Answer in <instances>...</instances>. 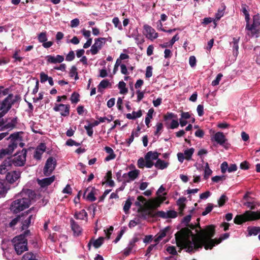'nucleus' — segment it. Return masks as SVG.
<instances>
[{"instance_id": "nucleus-1", "label": "nucleus", "mask_w": 260, "mask_h": 260, "mask_svg": "<svg viewBox=\"0 0 260 260\" xmlns=\"http://www.w3.org/2000/svg\"><path fill=\"white\" fill-rule=\"evenodd\" d=\"M194 232L188 228L181 229L175 234L177 244L180 248L184 249L187 252H194L203 247L206 250L211 249L222 240L229 237V233L223 234L218 239H212L214 234V228L210 225L204 230Z\"/></svg>"}, {"instance_id": "nucleus-2", "label": "nucleus", "mask_w": 260, "mask_h": 260, "mask_svg": "<svg viewBox=\"0 0 260 260\" xmlns=\"http://www.w3.org/2000/svg\"><path fill=\"white\" fill-rule=\"evenodd\" d=\"M21 194L22 196H23L24 194L28 195L29 197H23L22 198L16 200L12 203L10 210L14 213L23 211L29 206L30 204L29 195L34 194V192L30 189H27L25 192L22 191Z\"/></svg>"}, {"instance_id": "nucleus-3", "label": "nucleus", "mask_w": 260, "mask_h": 260, "mask_svg": "<svg viewBox=\"0 0 260 260\" xmlns=\"http://www.w3.org/2000/svg\"><path fill=\"white\" fill-rule=\"evenodd\" d=\"M31 235L29 230L25 231L22 234L16 236L12 240L15 250L18 254L27 250V237Z\"/></svg>"}, {"instance_id": "nucleus-4", "label": "nucleus", "mask_w": 260, "mask_h": 260, "mask_svg": "<svg viewBox=\"0 0 260 260\" xmlns=\"http://www.w3.org/2000/svg\"><path fill=\"white\" fill-rule=\"evenodd\" d=\"M7 139H10V143L7 148L1 150L0 152V158H3L6 155L12 154L19 143L21 147L23 146V144L21 143L22 140L19 133L11 134Z\"/></svg>"}, {"instance_id": "nucleus-5", "label": "nucleus", "mask_w": 260, "mask_h": 260, "mask_svg": "<svg viewBox=\"0 0 260 260\" xmlns=\"http://www.w3.org/2000/svg\"><path fill=\"white\" fill-rule=\"evenodd\" d=\"M17 96L10 94L3 101L0 102V121L1 126L4 124L3 116L11 108L12 106L16 102Z\"/></svg>"}, {"instance_id": "nucleus-6", "label": "nucleus", "mask_w": 260, "mask_h": 260, "mask_svg": "<svg viewBox=\"0 0 260 260\" xmlns=\"http://www.w3.org/2000/svg\"><path fill=\"white\" fill-rule=\"evenodd\" d=\"M260 219V209L257 211H246L241 215H237L234 219V222L240 224L248 221L256 220Z\"/></svg>"}, {"instance_id": "nucleus-7", "label": "nucleus", "mask_w": 260, "mask_h": 260, "mask_svg": "<svg viewBox=\"0 0 260 260\" xmlns=\"http://www.w3.org/2000/svg\"><path fill=\"white\" fill-rule=\"evenodd\" d=\"M27 151L22 149L21 151L15 154L13 157H10L11 162L15 166H22L26 160Z\"/></svg>"}, {"instance_id": "nucleus-8", "label": "nucleus", "mask_w": 260, "mask_h": 260, "mask_svg": "<svg viewBox=\"0 0 260 260\" xmlns=\"http://www.w3.org/2000/svg\"><path fill=\"white\" fill-rule=\"evenodd\" d=\"M260 26V15L257 14L253 16L252 24H250L248 31L250 32L252 36H255L259 32V27Z\"/></svg>"}, {"instance_id": "nucleus-9", "label": "nucleus", "mask_w": 260, "mask_h": 260, "mask_svg": "<svg viewBox=\"0 0 260 260\" xmlns=\"http://www.w3.org/2000/svg\"><path fill=\"white\" fill-rule=\"evenodd\" d=\"M107 41L105 38H99L95 39L94 44L91 46L89 50L86 51V53L90 52L92 55L96 54L102 48Z\"/></svg>"}, {"instance_id": "nucleus-10", "label": "nucleus", "mask_w": 260, "mask_h": 260, "mask_svg": "<svg viewBox=\"0 0 260 260\" xmlns=\"http://www.w3.org/2000/svg\"><path fill=\"white\" fill-rule=\"evenodd\" d=\"M211 141L212 142L224 146L225 144H226L228 139L223 133L218 132L211 135Z\"/></svg>"}, {"instance_id": "nucleus-11", "label": "nucleus", "mask_w": 260, "mask_h": 260, "mask_svg": "<svg viewBox=\"0 0 260 260\" xmlns=\"http://www.w3.org/2000/svg\"><path fill=\"white\" fill-rule=\"evenodd\" d=\"M166 199L165 197H157L154 199H151L145 203V207L148 210L153 209L160 206V204Z\"/></svg>"}, {"instance_id": "nucleus-12", "label": "nucleus", "mask_w": 260, "mask_h": 260, "mask_svg": "<svg viewBox=\"0 0 260 260\" xmlns=\"http://www.w3.org/2000/svg\"><path fill=\"white\" fill-rule=\"evenodd\" d=\"M56 166L55 159L50 157L47 159L44 168L43 173L45 176H49L54 170Z\"/></svg>"}, {"instance_id": "nucleus-13", "label": "nucleus", "mask_w": 260, "mask_h": 260, "mask_svg": "<svg viewBox=\"0 0 260 260\" xmlns=\"http://www.w3.org/2000/svg\"><path fill=\"white\" fill-rule=\"evenodd\" d=\"M55 180V176H52L48 178H45L43 179H37V182L40 187V189L42 190H46L47 187L50 185Z\"/></svg>"}, {"instance_id": "nucleus-14", "label": "nucleus", "mask_w": 260, "mask_h": 260, "mask_svg": "<svg viewBox=\"0 0 260 260\" xmlns=\"http://www.w3.org/2000/svg\"><path fill=\"white\" fill-rule=\"evenodd\" d=\"M34 210L33 208H30L26 214H23L20 215L21 220L20 222L21 224L22 230L27 229L31 222V219L32 218V215H28V212H30L31 210Z\"/></svg>"}, {"instance_id": "nucleus-15", "label": "nucleus", "mask_w": 260, "mask_h": 260, "mask_svg": "<svg viewBox=\"0 0 260 260\" xmlns=\"http://www.w3.org/2000/svg\"><path fill=\"white\" fill-rule=\"evenodd\" d=\"M70 106L62 104H56L53 107V110L56 112H59L62 116H68L70 114Z\"/></svg>"}, {"instance_id": "nucleus-16", "label": "nucleus", "mask_w": 260, "mask_h": 260, "mask_svg": "<svg viewBox=\"0 0 260 260\" xmlns=\"http://www.w3.org/2000/svg\"><path fill=\"white\" fill-rule=\"evenodd\" d=\"M20 215H18L15 218H13L12 220H11V221H10L8 223H2L1 226L3 227V229L0 230V237L4 235V232L6 230V228H11L12 229H14V228L18 223L20 222Z\"/></svg>"}, {"instance_id": "nucleus-17", "label": "nucleus", "mask_w": 260, "mask_h": 260, "mask_svg": "<svg viewBox=\"0 0 260 260\" xmlns=\"http://www.w3.org/2000/svg\"><path fill=\"white\" fill-rule=\"evenodd\" d=\"M140 173V170L135 169L134 170L129 171L127 173L123 174L122 177L124 178L125 181L129 182L137 179Z\"/></svg>"}, {"instance_id": "nucleus-18", "label": "nucleus", "mask_w": 260, "mask_h": 260, "mask_svg": "<svg viewBox=\"0 0 260 260\" xmlns=\"http://www.w3.org/2000/svg\"><path fill=\"white\" fill-rule=\"evenodd\" d=\"M143 28L145 30L144 34L148 39L153 40L158 37L157 33L156 32L155 29L151 26L145 24L144 25Z\"/></svg>"}, {"instance_id": "nucleus-19", "label": "nucleus", "mask_w": 260, "mask_h": 260, "mask_svg": "<svg viewBox=\"0 0 260 260\" xmlns=\"http://www.w3.org/2000/svg\"><path fill=\"white\" fill-rule=\"evenodd\" d=\"M20 177V172L19 171H11L8 172L6 176L7 181L12 184L18 180Z\"/></svg>"}, {"instance_id": "nucleus-20", "label": "nucleus", "mask_w": 260, "mask_h": 260, "mask_svg": "<svg viewBox=\"0 0 260 260\" xmlns=\"http://www.w3.org/2000/svg\"><path fill=\"white\" fill-rule=\"evenodd\" d=\"M47 63H61L64 59V57L60 55H47L45 57Z\"/></svg>"}, {"instance_id": "nucleus-21", "label": "nucleus", "mask_w": 260, "mask_h": 260, "mask_svg": "<svg viewBox=\"0 0 260 260\" xmlns=\"http://www.w3.org/2000/svg\"><path fill=\"white\" fill-rule=\"evenodd\" d=\"M12 165L10 158H7V159H5L0 166V174H5L11 169V167Z\"/></svg>"}, {"instance_id": "nucleus-22", "label": "nucleus", "mask_w": 260, "mask_h": 260, "mask_svg": "<svg viewBox=\"0 0 260 260\" xmlns=\"http://www.w3.org/2000/svg\"><path fill=\"white\" fill-rule=\"evenodd\" d=\"M46 146L44 144L41 143L36 148L34 153V157L35 158L38 160H40L41 158L42 155L46 150Z\"/></svg>"}, {"instance_id": "nucleus-23", "label": "nucleus", "mask_w": 260, "mask_h": 260, "mask_svg": "<svg viewBox=\"0 0 260 260\" xmlns=\"http://www.w3.org/2000/svg\"><path fill=\"white\" fill-rule=\"evenodd\" d=\"M104 240V238L103 237H100L96 240L91 239L87 245L88 249L90 250L91 245H93L95 248H99L103 244Z\"/></svg>"}, {"instance_id": "nucleus-24", "label": "nucleus", "mask_w": 260, "mask_h": 260, "mask_svg": "<svg viewBox=\"0 0 260 260\" xmlns=\"http://www.w3.org/2000/svg\"><path fill=\"white\" fill-rule=\"evenodd\" d=\"M170 228L169 226L166 227L164 229L160 231V232L155 236L154 240L155 243H158L160 241L167 236V233L169 231Z\"/></svg>"}, {"instance_id": "nucleus-25", "label": "nucleus", "mask_w": 260, "mask_h": 260, "mask_svg": "<svg viewBox=\"0 0 260 260\" xmlns=\"http://www.w3.org/2000/svg\"><path fill=\"white\" fill-rule=\"evenodd\" d=\"M71 225L75 236H78L81 234L82 232V228L73 219L71 220Z\"/></svg>"}, {"instance_id": "nucleus-26", "label": "nucleus", "mask_w": 260, "mask_h": 260, "mask_svg": "<svg viewBox=\"0 0 260 260\" xmlns=\"http://www.w3.org/2000/svg\"><path fill=\"white\" fill-rule=\"evenodd\" d=\"M138 241V238H134L130 241L127 247L124 250V254L125 256L128 255L132 251L135 243Z\"/></svg>"}, {"instance_id": "nucleus-27", "label": "nucleus", "mask_w": 260, "mask_h": 260, "mask_svg": "<svg viewBox=\"0 0 260 260\" xmlns=\"http://www.w3.org/2000/svg\"><path fill=\"white\" fill-rule=\"evenodd\" d=\"M240 40V38H233V41L231 43V45L233 48V55L235 56H237L238 54V49H239V42Z\"/></svg>"}, {"instance_id": "nucleus-28", "label": "nucleus", "mask_w": 260, "mask_h": 260, "mask_svg": "<svg viewBox=\"0 0 260 260\" xmlns=\"http://www.w3.org/2000/svg\"><path fill=\"white\" fill-rule=\"evenodd\" d=\"M9 189L7 183L3 180H0V197L5 196Z\"/></svg>"}, {"instance_id": "nucleus-29", "label": "nucleus", "mask_w": 260, "mask_h": 260, "mask_svg": "<svg viewBox=\"0 0 260 260\" xmlns=\"http://www.w3.org/2000/svg\"><path fill=\"white\" fill-rule=\"evenodd\" d=\"M169 165V163L167 161H165L160 159H158L156 162L154 164V166L160 170H164L167 168Z\"/></svg>"}, {"instance_id": "nucleus-30", "label": "nucleus", "mask_w": 260, "mask_h": 260, "mask_svg": "<svg viewBox=\"0 0 260 260\" xmlns=\"http://www.w3.org/2000/svg\"><path fill=\"white\" fill-rule=\"evenodd\" d=\"M40 258L37 253L28 252L25 253L22 260H38Z\"/></svg>"}, {"instance_id": "nucleus-31", "label": "nucleus", "mask_w": 260, "mask_h": 260, "mask_svg": "<svg viewBox=\"0 0 260 260\" xmlns=\"http://www.w3.org/2000/svg\"><path fill=\"white\" fill-rule=\"evenodd\" d=\"M105 150L106 152L109 154V155L105 158V161H108L115 158L116 155L111 148L106 146L105 148Z\"/></svg>"}, {"instance_id": "nucleus-32", "label": "nucleus", "mask_w": 260, "mask_h": 260, "mask_svg": "<svg viewBox=\"0 0 260 260\" xmlns=\"http://www.w3.org/2000/svg\"><path fill=\"white\" fill-rule=\"evenodd\" d=\"M18 123V118L17 117L13 118L10 121L5 125L7 129H12L15 128Z\"/></svg>"}, {"instance_id": "nucleus-33", "label": "nucleus", "mask_w": 260, "mask_h": 260, "mask_svg": "<svg viewBox=\"0 0 260 260\" xmlns=\"http://www.w3.org/2000/svg\"><path fill=\"white\" fill-rule=\"evenodd\" d=\"M160 153L156 151H149L145 156V159H149L150 160H157Z\"/></svg>"}, {"instance_id": "nucleus-34", "label": "nucleus", "mask_w": 260, "mask_h": 260, "mask_svg": "<svg viewBox=\"0 0 260 260\" xmlns=\"http://www.w3.org/2000/svg\"><path fill=\"white\" fill-rule=\"evenodd\" d=\"M194 152V149L193 148H190L189 149H187L184 151V155L185 156V159L187 160H189L191 159V157L192 154Z\"/></svg>"}, {"instance_id": "nucleus-35", "label": "nucleus", "mask_w": 260, "mask_h": 260, "mask_svg": "<svg viewBox=\"0 0 260 260\" xmlns=\"http://www.w3.org/2000/svg\"><path fill=\"white\" fill-rule=\"evenodd\" d=\"M87 216V213L85 210L83 209L75 214V217L77 219L83 220Z\"/></svg>"}, {"instance_id": "nucleus-36", "label": "nucleus", "mask_w": 260, "mask_h": 260, "mask_svg": "<svg viewBox=\"0 0 260 260\" xmlns=\"http://www.w3.org/2000/svg\"><path fill=\"white\" fill-rule=\"evenodd\" d=\"M212 171L210 169L208 163L206 162L204 169V179L205 180L207 179L209 177V176L212 174Z\"/></svg>"}, {"instance_id": "nucleus-37", "label": "nucleus", "mask_w": 260, "mask_h": 260, "mask_svg": "<svg viewBox=\"0 0 260 260\" xmlns=\"http://www.w3.org/2000/svg\"><path fill=\"white\" fill-rule=\"evenodd\" d=\"M248 234L249 235H257L260 233V227H249L248 228Z\"/></svg>"}, {"instance_id": "nucleus-38", "label": "nucleus", "mask_w": 260, "mask_h": 260, "mask_svg": "<svg viewBox=\"0 0 260 260\" xmlns=\"http://www.w3.org/2000/svg\"><path fill=\"white\" fill-rule=\"evenodd\" d=\"M20 51V50H16L12 56L13 58L14 59V62L15 63L20 62L24 58L23 57L20 56L19 55Z\"/></svg>"}, {"instance_id": "nucleus-39", "label": "nucleus", "mask_w": 260, "mask_h": 260, "mask_svg": "<svg viewBox=\"0 0 260 260\" xmlns=\"http://www.w3.org/2000/svg\"><path fill=\"white\" fill-rule=\"evenodd\" d=\"M166 126L168 128L174 129L178 127L179 123L177 120L173 119L170 124H169L168 121L166 122Z\"/></svg>"}, {"instance_id": "nucleus-40", "label": "nucleus", "mask_w": 260, "mask_h": 260, "mask_svg": "<svg viewBox=\"0 0 260 260\" xmlns=\"http://www.w3.org/2000/svg\"><path fill=\"white\" fill-rule=\"evenodd\" d=\"M138 201L135 202V205L140 207H142V204L145 206V203H147L146 199L143 196H139L137 198Z\"/></svg>"}, {"instance_id": "nucleus-41", "label": "nucleus", "mask_w": 260, "mask_h": 260, "mask_svg": "<svg viewBox=\"0 0 260 260\" xmlns=\"http://www.w3.org/2000/svg\"><path fill=\"white\" fill-rule=\"evenodd\" d=\"M70 76L71 77H75V80H77L79 79L78 76L77 69L75 66H72L70 71Z\"/></svg>"}, {"instance_id": "nucleus-42", "label": "nucleus", "mask_w": 260, "mask_h": 260, "mask_svg": "<svg viewBox=\"0 0 260 260\" xmlns=\"http://www.w3.org/2000/svg\"><path fill=\"white\" fill-rule=\"evenodd\" d=\"M126 84L123 81H120L118 83V88L120 89V93L126 94L127 92V89L125 88Z\"/></svg>"}, {"instance_id": "nucleus-43", "label": "nucleus", "mask_w": 260, "mask_h": 260, "mask_svg": "<svg viewBox=\"0 0 260 260\" xmlns=\"http://www.w3.org/2000/svg\"><path fill=\"white\" fill-rule=\"evenodd\" d=\"M110 83L107 80H103L99 84L98 86V91H101L102 89H105L107 87Z\"/></svg>"}, {"instance_id": "nucleus-44", "label": "nucleus", "mask_w": 260, "mask_h": 260, "mask_svg": "<svg viewBox=\"0 0 260 260\" xmlns=\"http://www.w3.org/2000/svg\"><path fill=\"white\" fill-rule=\"evenodd\" d=\"M94 194L95 188L92 187L91 191L88 193L86 197V199L91 202L94 201L96 200V198L95 197Z\"/></svg>"}, {"instance_id": "nucleus-45", "label": "nucleus", "mask_w": 260, "mask_h": 260, "mask_svg": "<svg viewBox=\"0 0 260 260\" xmlns=\"http://www.w3.org/2000/svg\"><path fill=\"white\" fill-rule=\"evenodd\" d=\"M158 243H155L154 244H151L147 249L145 255L148 256L151 252L157 249Z\"/></svg>"}, {"instance_id": "nucleus-46", "label": "nucleus", "mask_w": 260, "mask_h": 260, "mask_svg": "<svg viewBox=\"0 0 260 260\" xmlns=\"http://www.w3.org/2000/svg\"><path fill=\"white\" fill-rule=\"evenodd\" d=\"M226 176L225 175L215 176L212 178V181L214 182L218 183L225 180Z\"/></svg>"}, {"instance_id": "nucleus-47", "label": "nucleus", "mask_w": 260, "mask_h": 260, "mask_svg": "<svg viewBox=\"0 0 260 260\" xmlns=\"http://www.w3.org/2000/svg\"><path fill=\"white\" fill-rule=\"evenodd\" d=\"M38 40L41 43H43L47 40V37L46 32H41L38 37Z\"/></svg>"}, {"instance_id": "nucleus-48", "label": "nucleus", "mask_w": 260, "mask_h": 260, "mask_svg": "<svg viewBox=\"0 0 260 260\" xmlns=\"http://www.w3.org/2000/svg\"><path fill=\"white\" fill-rule=\"evenodd\" d=\"M228 200V197L225 194H222L218 200V206L219 207L222 206Z\"/></svg>"}, {"instance_id": "nucleus-49", "label": "nucleus", "mask_w": 260, "mask_h": 260, "mask_svg": "<svg viewBox=\"0 0 260 260\" xmlns=\"http://www.w3.org/2000/svg\"><path fill=\"white\" fill-rule=\"evenodd\" d=\"M131 205H132V202H131V200L129 199H128L125 201V204L123 206V210H124V212L126 214L128 213V212L131 208Z\"/></svg>"}, {"instance_id": "nucleus-50", "label": "nucleus", "mask_w": 260, "mask_h": 260, "mask_svg": "<svg viewBox=\"0 0 260 260\" xmlns=\"http://www.w3.org/2000/svg\"><path fill=\"white\" fill-rule=\"evenodd\" d=\"M79 94L74 92L71 97V101L72 103L76 104L79 101Z\"/></svg>"}, {"instance_id": "nucleus-51", "label": "nucleus", "mask_w": 260, "mask_h": 260, "mask_svg": "<svg viewBox=\"0 0 260 260\" xmlns=\"http://www.w3.org/2000/svg\"><path fill=\"white\" fill-rule=\"evenodd\" d=\"M222 77V74H221V73L218 74L217 75L215 79L212 82V86H216V85H218Z\"/></svg>"}, {"instance_id": "nucleus-52", "label": "nucleus", "mask_w": 260, "mask_h": 260, "mask_svg": "<svg viewBox=\"0 0 260 260\" xmlns=\"http://www.w3.org/2000/svg\"><path fill=\"white\" fill-rule=\"evenodd\" d=\"M112 22L116 27H118L119 29H122V25L118 17H114L112 20Z\"/></svg>"}, {"instance_id": "nucleus-53", "label": "nucleus", "mask_w": 260, "mask_h": 260, "mask_svg": "<svg viewBox=\"0 0 260 260\" xmlns=\"http://www.w3.org/2000/svg\"><path fill=\"white\" fill-rule=\"evenodd\" d=\"M75 58V53L73 51H70L66 55V60L68 61H71Z\"/></svg>"}, {"instance_id": "nucleus-54", "label": "nucleus", "mask_w": 260, "mask_h": 260, "mask_svg": "<svg viewBox=\"0 0 260 260\" xmlns=\"http://www.w3.org/2000/svg\"><path fill=\"white\" fill-rule=\"evenodd\" d=\"M213 207V206L212 204H210V203L208 204L207 205V206L206 207L205 211L202 212V215L205 216L207 214H208L209 212H210L212 211Z\"/></svg>"}, {"instance_id": "nucleus-55", "label": "nucleus", "mask_w": 260, "mask_h": 260, "mask_svg": "<svg viewBox=\"0 0 260 260\" xmlns=\"http://www.w3.org/2000/svg\"><path fill=\"white\" fill-rule=\"evenodd\" d=\"M177 118V115H175L174 114H173L172 113H168L167 114H166L164 116V119L167 122L169 119H171L173 118Z\"/></svg>"}, {"instance_id": "nucleus-56", "label": "nucleus", "mask_w": 260, "mask_h": 260, "mask_svg": "<svg viewBox=\"0 0 260 260\" xmlns=\"http://www.w3.org/2000/svg\"><path fill=\"white\" fill-rule=\"evenodd\" d=\"M167 218H175L177 217V213L176 211L174 210H170L167 212Z\"/></svg>"}, {"instance_id": "nucleus-57", "label": "nucleus", "mask_w": 260, "mask_h": 260, "mask_svg": "<svg viewBox=\"0 0 260 260\" xmlns=\"http://www.w3.org/2000/svg\"><path fill=\"white\" fill-rule=\"evenodd\" d=\"M145 161L143 158H139L137 161L138 167L140 169L143 168L145 166Z\"/></svg>"}, {"instance_id": "nucleus-58", "label": "nucleus", "mask_w": 260, "mask_h": 260, "mask_svg": "<svg viewBox=\"0 0 260 260\" xmlns=\"http://www.w3.org/2000/svg\"><path fill=\"white\" fill-rule=\"evenodd\" d=\"M196 58L194 56H191L189 58V63L191 67L193 68L196 66Z\"/></svg>"}, {"instance_id": "nucleus-59", "label": "nucleus", "mask_w": 260, "mask_h": 260, "mask_svg": "<svg viewBox=\"0 0 260 260\" xmlns=\"http://www.w3.org/2000/svg\"><path fill=\"white\" fill-rule=\"evenodd\" d=\"M228 164L226 161L222 162L220 166L221 172L222 173H225L226 171H228Z\"/></svg>"}, {"instance_id": "nucleus-60", "label": "nucleus", "mask_w": 260, "mask_h": 260, "mask_svg": "<svg viewBox=\"0 0 260 260\" xmlns=\"http://www.w3.org/2000/svg\"><path fill=\"white\" fill-rule=\"evenodd\" d=\"M224 14V9L222 10H218L217 13L215 14V20L218 21L219 20L223 15Z\"/></svg>"}, {"instance_id": "nucleus-61", "label": "nucleus", "mask_w": 260, "mask_h": 260, "mask_svg": "<svg viewBox=\"0 0 260 260\" xmlns=\"http://www.w3.org/2000/svg\"><path fill=\"white\" fill-rule=\"evenodd\" d=\"M66 144L68 146H72L74 145L79 146V145H80V144L79 143L76 142V141L72 139H69L68 140H67L66 142Z\"/></svg>"}, {"instance_id": "nucleus-62", "label": "nucleus", "mask_w": 260, "mask_h": 260, "mask_svg": "<svg viewBox=\"0 0 260 260\" xmlns=\"http://www.w3.org/2000/svg\"><path fill=\"white\" fill-rule=\"evenodd\" d=\"M49 77L43 72L40 73V81L41 83H44L48 80Z\"/></svg>"}, {"instance_id": "nucleus-63", "label": "nucleus", "mask_w": 260, "mask_h": 260, "mask_svg": "<svg viewBox=\"0 0 260 260\" xmlns=\"http://www.w3.org/2000/svg\"><path fill=\"white\" fill-rule=\"evenodd\" d=\"M152 68L151 66H148L146 68V72L145 74V76L146 78H148L152 76Z\"/></svg>"}, {"instance_id": "nucleus-64", "label": "nucleus", "mask_w": 260, "mask_h": 260, "mask_svg": "<svg viewBox=\"0 0 260 260\" xmlns=\"http://www.w3.org/2000/svg\"><path fill=\"white\" fill-rule=\"evenodd\" d=\"M80 23V21L78 18H75L71 20V27H77Z\"/></svg>"}]
</instances>
